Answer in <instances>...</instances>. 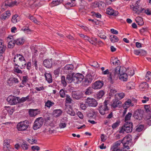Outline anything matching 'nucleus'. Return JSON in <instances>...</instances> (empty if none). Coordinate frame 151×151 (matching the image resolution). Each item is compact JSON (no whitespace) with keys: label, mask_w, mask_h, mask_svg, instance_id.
Returning <instances> with one entry per match:
<instances>
[{"label":"nucleus","mask_w":151,"mask_h":151,"mask_svg":"<svg viewBox=\"0 0 151 151\" xmlns=\"http://www.w3.org/2000/svg\"><path fill=\"white\" fill-rule=\"evenodd\" d=\"M126 68L123 67L117 66L114 69H112L110 72V75L109 77V80L110 83L113 84L116 80L119 75V78L123 81H127L128 79V76L125 73Z\"/></svg>","instance_id":"1"},{"label":"nucleus","mask_w":151,"mask_h":151,"mask_svg":"<svg viewBox=\"0 0 151 151\" xmlns=\"http://www.w3.org/2000/svg\"><path fill=\"white\" fill-rule=\"evenodd\" d=\"M133 124L130 122H127L123 126L119 132L120 133H124V132L127 133H130L132 132L133 128Z\"/></svg>","instance_id":"2"},{"label":"nucleus","mask_w":151,"mask_h":151,"mask_svg":"<svg viewBox=\"0 0 151 151\" xmlns=\"http://www.w3.org/2000/svg\"><path fill=\"white\" fill-rule=\"evenodd\" d=\"M109 101H105L103 104L100 105L98 109L99 113L102 115H104L107 114L109 109L107 105L108 104Z\"/></svg>","instance_id":"3"},{"label":"nucleus","mask_w":151,"mask_h":151,"mask_svg":"<svg viewBox=\"0 0 151 151\" xmlns=\"http://www.w3.org/2000/svg\"><path fill=\"white\" fill-rule=\"evenodd\" d=\"M96 77L95 74L93 73H92L91 74H88L86 75L83 81V84L86 86L89 85L93 80L96 79Z\"/></svg>","instance_id":"4"},{"label":"nucleus","mask_w":151,"mask_h":151,"mask_svg":"<svg viewBox=\"0 0 151 151\" xmlns=\"http://www.w3.org/2000/svg\"><path fill=\"white\" fill-rule=\"evenodd\" d=\"M29 126V122L27 120H25L18 123L17 128L19 131H24L26 130Z\"/></svg>","instance_id":"5"},{"label":"nucleus","mask_w":151,"mask_h":151,"mask_svg":"<svg viewBox=\"0 0 151 151\" xmlns=\"http://www.w3.org/2000/svg\"><path fill=\"white\" fill-rule=\"evenodd\" d=\"M43 122V119L42 117L37 118L34 122L33 127V129L36 130L40 128L42 125Z\"/></svg>","instance_id":"6"},{"label":"nucleus","mask_w":151,"mask_h":151,"mask_svg":"<svg viewBox=\"0 0 151 151\" xmlns=\"http://www.w3.org/2000/svg\"><path fill=\"white\" fill-rule=\"evenodd\" d=\"M144 112L141 109H137L136 110L133 114V116L135 119L139 120H141L143 117Z\"/></svg>","instance_id":"7"},{"label":"nucleus","mask_w":151,"mask_h":151,"mask_svg":"<svg viewBox=\"0 0 151 151\" xmlns=\"http://www.w3.org/2000/svg\"><path fill=\"white\" fill-rule=\"evenodd\" d=\"M6 100L11 105H15L19 102V97L11 95L9 96Z\"/></svg>","instance_id":"8"},{"label":"nucleus","mask_w":151,"mask_h":151,"mask_svg":"<svg viewBox=\"0 0 151 151\" xmlns=\"http://www.w3.org/2000/svg\"><path fill=\"white\" fill-rule=\"evenodd\" d=\"M104 85V82L103 81L98 80L92 84V88L95 90L99 89L103 87Z\"/></svg>","instance_id":"9"},{"label":"nucleus","mask_w":151,"mask_h":151,"mask_svg":"<svg viewBox=\"0 0 151 151\" xmlns=\"http://www.w3.org/2000/svg\"><path fill=\"white\" fill-rule=\"evenodd\" d=\"M73 78V82L75 83H78L83 81L84 76L81 73H75Z\"/></svg>","instance_id":"10"},{"label":"nucleus","mask_w":151,"mask_h":151,"mask_svg":"<svg viewBox=\"0 0 151 151\" xmlns=\"http://www.w3.org/2000/svg\"><path fill=\"white\" fill-rule=\"evenodd\" d=\"M86 103L89 106L96 107L98 104L96 101L93 98H88Z\"/></svg>","instance_id":"11"},{"label":"nucleus","mask_w":151,"mask_h":151,"mask_svg":"<svg viewBox=\"0 0 151 151\" xmlns=\"http://www.w3.org/2000/svg\"><path fill=\"white\" fill-rule=\"evenodd\" d=\"M131 8L132 10L134 11L136 13L139 14L142 13L144 10V9H142L141 7H140L139 5L137 4H136L134 6L133 5L131 6Z\"/></svg>","instance_id":"12"},{"label":"nucleus","mask_w":151,"mask_h":151,"mask_svg":"<svg viewBox=\"0 0 151 151\" xmlns=\"http://www.w3.org/2000/svg\"><path fill=\"white\" fill-rule=\"evenodd\" d=\"M14 64L16 66L20 67L21 69H22L24 68L26 65V61L25 60H20L19 61H16L15 62Z\"/></svg>","instance_id":"13"},{"label":"nucleus","mask_w":151,"mask_h":151,"mask_svg":"<svg viewBox=\"0 0 151 151\" xmlns=\"http://www.w3.org/2000/svg\"><path fill=\"white\" fill-rule=\"evenodd\" d=\"M106 13L110 15L116 16L118 15L119 13L117 11H114L111 7L108 8L106 9Z\"/></svg>","instance_id":"14"},{"label":"nucleus","mask_w":151,"mask_h":151,"mask_svg":"<svg viewBox=\"0 0 151 151\" xmlns=\"http://www.w3.org/2000/svg\"><path fill=\"white\" fill-rule=\"evenodd\" d=\"M132 140V137L130 135H127L124 137L122 140V143H126V144H130L131 143Z\"/></svg>","instance_id":"15"},{"label":"nucleus","mask_w":151,"mask_h":151,"mask_svg":"<svg viewBox=\"0 0 151 151\" xmlns=\"http://www.w3.org/2000/svg\"><path fill=\"white\" fill-rule=\"evenodd\" d=\"M113 103L112 104L111 106L112 107L114 108L120 107L122 105L121 102L117 99H115L113 100Z\"/></svg>","instance_id":"16"},{"label":"nucleus","mask_w":151,"mask_h":151,"mask_svg":"<svg viewBox=\"0 0 151 151\" xmlns=\"http://www.w3.org/2000/svg\"><path fill=\"white\" fill-rule=\"evenodd\" d=\"M52 59L50 60L47 59L45 60L43 62L44 65L47 68H51L52 65Z\"/></svg>","instance_id":"17"},{"label":"nucleus","mask_w":151,"mask_h":151,"mask_svg":"<svg viewBox=\"0 0 151 151\" xmlns=\"http://www.w3.org/2000/svg\"><path fill=\"white\" fill-rule=\"evenodd\" d=\"M29 115L31 117H34L39 113L38 109H30L29 111Z\"/></svg>","instance_id":"18"},{"label":"nucleus","mask_w":151,"mask_h":151,"mask_svg":"<svg viewBox=\"0 0 151 151\" xmlns=\"http://www.w3.org/2000/svg\"><path fill=\"white\" fill-rule=\"evenodd\" d=\"M44 74L46 80L47 82L49 83H52V75L50 73L45 72Z\"/></svg>","instance_id":"19"},{"label":"nucleus","mask_w":151,"mask_h":151,"mask_svg":"<svg viewBox=\"0 0 151 151\" xmlns=\"http://www.w3.org/2000/svg\"><path fill=\"white\" fill-rule=\"evenodd\" d=\"M73 68L74 66L72 64H68L64 67V70L66 72L69 73L72 71Z\"/></svg>","instance_id":"20"},{"label":"nucleus","mask_w":151,"mask_h":151,"mask_svg":"<svg viewBox=\"0 0 151 151\" xmlns=\"http://www.w3.org/2000/svg\"><path fill=\"white\" fill-rule=\"evenodd\" d=\"M11 15V13L10 11H6L4 13L1 14V19L2 20H5L8 19Z\"/></svg>","instance_id":"21"},{"label":"nucleus","mask_w":151,"mask_h":151,"mask_svg":"<svg viewBox=\"0 0 151 151\" xmlns=\"http://www.w3.org/2000/svg\"><path fill=\"white\" fill-rule=\"evenodd\" d=\"M122 143V140H120L115 142L114 144L111 149L113 150L120 148L121 144Z\"/></svg>","instance_id":"22"},{"label":"nucleus","mask_w":151,"mask_h":151,"mask_svg":"<svg viewBox=\"0 0 151 151\" xmlns=\"http://www.w3.org/2000/svg\"><path fill=\"white\" fill-rule=\"evenodd\" d=\"M72 95L73 98L76 99H79L82 97V96L78 92H73L72 93Z\"/></svg>","instance_id":"23"},{"label":"nucleus","mask_w":151,"mask_h":151,"mask_svg":"<svg viewBox=\"0 0 151 151\" xmlns=\"http://www.w3.org/2000/svg\"><path fill=\"white\" fill-rule=\"evenodd\" d=\"M14 59V63L16 62V61H19L25 60L24 57L20 54H17L15 56Z\"/></svg>","instance_id":"24"},{"label":"nucleus","mask_w":151,"mask_h":151,"mask_svg":"<svg viewBox=\"0 0 151 151\" xmlns=\"http://www.w3.org/2000/svg\"><path fill=\"white\" fill-rule=\"evenodd\" d=\"M75 74L74 73H69L67 75L66 79L68 80V83H70L72 81L73 82V78Z\"/></svg>","instance_id":"25"},{"label":"nucleus","mask_w":151,"mask_h":151,"mask_svg":"<svg viewBox=\"0 0 151 151\" xmlns=\"http://www.w3.org/2000/svg\"><path fill=\"white\" fill-rule=\"evenodd\" d=\"M6 47L4 46L3 43V41L2 40L0 39V53H3L4 52Z\"/></svg>","instance_id":"26"},{"label":"nucleus","mask_w":151,"mask_h":151,"mask_svg":"<svg viewBox=\"0 0 151 151\" xmlns=\"http://www.w3.org/2000/svg\"><path fill=\"white\" fill-rule=\"evenodd\" d=\"M62 111L60 109H56L54 111L53 114L55 117H58L60 116L62 114Z\"/></svg>","instance_id":"27"},{"label":"nucleus","mask_w":151,"mask_h":151,"mask_svg":"<svg viewBox=\"0 0 151 151\" xmlns=\"http://www.w3.org/2000/svg\"><path fill=\"white\" fill-rule=\"evenodd\" d=\"M135 21L137 23V24L140 26L144 24L143 19L141 17H137L135 19Z\"/></svg>","instance_id":"28"},{"label":"nucleus","mask_w":151,"mask_h":151,"mask_svg":"<svg viewBox=\"0 0 151 151\" xmlns=\"http://www.w3.org/2000/svg\"><path fill=\"white\" fill-rule=\"evenodd\" d=\"M110 40L111 42L114 43L117 42L119 40V39L117 37L114 35H111L110 37Z\"/></svg>","instance_id":"29"},{"label":"nucleus","mask_w":151,"mask_h":151,"mask_svg":"<svg viewBox=\"0 0 151 151\" xmlns=\"http://www.w3.org/2000/svg\"><path fill=\"white\" fill-rule=\"evenodd\" d=\"M61 3L60 0H54L50 4V5L51 7H53L60 4Z\"/></svg>","instance_id":"30"},{"label":"nucleus","mask_w":151,"mask_h":151,"mask_svg":"<svg viewBox=\"0 0 151 151\" xmlns=\"http://www.w3.org/2000/svg\"><path fill=\"white\" fill-rule=\"evenodd\" d=\"M15 43L18 45H21L23 44L24 42V40L22 38H19L15 40Z\"/></svg>","instance_id":"31"},{"label":"nucleus","mask_w":151,"mask_h":151,"mask_svg":"<svg viewBox=\"0 0 151 151\" xmlns=\"http://www.w3.org/2000/svg\"><path fill=\"white\" fill-rule=\"evenodd\" d=\"M131 104V100L129 99L127 101L125 102L123 105V107L124 108L127 109L129 106L130 104Z\"/></svg>","instance_id":"32"},{"label":"nucleus","mask_w":151,"mask_h":151,"mask_svg":"<svg viewBox=\"0 0 151 151\" xmlns=\"http://www.w3.org/2000/svg\"><path fill=\"white\" fill-rule=\"evenodd\" d=\"M96 6H97L100 9H101L104 8L105 3L102 1H99L97 2L96 4Z\"/></svg>","instance_id":"33"},{"label":"nucleus","mask_w":151,"mask_h":151,"mask_svg":"<svg viewBox=\"0 0 151 151\" xmlns=\"http://www.w3.org/2000/svg\"><path fill=\"white\" fill-rule=\"evenodd\" d=\"M12 1L11 0H7L3 3V6H12Z\"/></svg>","instance_id":"34"},{"label":"nucleus","mask_w":151,"mask_h":151,"mask_svg":"<svg viewBox=\"0 0 151 151\" xmlns=\"http://www.w3.org/2000/svg\"><path fill=\"white\" fill-rule=\"evenodd\" d=\"M3 148L4 151H12L13 149V148H11L10 145L9 146L4 145Z\"/></svg>","instance_id":"35"},{"label":"nucleus","mask_w":151,"mask_h":151,"mask_svg":"<svg viewBox=\"0 0 151 151\" xmlns=\"http://www.w3.org/2000/svg\"><path fill=\"white\" fill-rule=\"evenodd\" d=\"M92 93V89L90 87H89L86 89L85 94L86 95H89Z\"/></svg>","instance_id":"36"},{"label":"nucleus","mask_w":151,"mask_h":151,"mask_svg":"<svg viewBox=\"0 0 151 151\" xmlns=\"http://www.w3.org/2000/svg\"><path fill=\"white\" fill-rule=\"evenodd\" d=\"M67 112L68 114L71 116H74L75 114V113L74 111L72 109L70 108L69 109H67Z\"/></svg>","instance_id":"37"},{"label":"nucleus","mask_w":151,"mask_h":151,"mask_svg":"<svg viewBox=\"0 0 151 151\" xmlns=\"http://www.w3.org/2000/svg\"><path fill=\"white\" fill-rule=\"evenodd\" d=\"M132 116V113L131 112H129L127 114L125 117V123L128 122V121L129 120Z\"/></svg>","instance_id":"38"},{"label":"nucleus","mask_w":151,"mask_h":151,"mask_svg":"<svg viewBox=\"0 0 151 151\" xmlns=\"http://www.w3.org/2000/svg\"><path fill=\"white\" fill-rule=\"evenodd\" d=\"M54 104V102H52L48 100L45 103V106L48 108H50Z\"/></svg>","instance_id":"39"},{"label":"nucleus","mask_w":151,"mask_h":151,"mask_svg":"<svg viewBox=\"0 0 151 151\" xmlns=\"http://www.w3.org/2000/svg\"><path fill=\"white\" fill-rule=\"evenodd\" d=\"M8 47L10 48H13L15 44V41H9L8 42Z\"/></svg>","instance_id":"40"},{"label":"nucleus","mask_w":151,"mask_h":151,"mask_svg":"<svg viewBox=\"0 0 151 151\" xmlns=\"http://www.w3.org/2000/svg\"><path fill=\"white\" fill-rule=\"evenodd\" d=\"M32 61L33 65L35 66V69L36 70H37L38 68V67L37 64V60L36 59L35 57H34L32 58Z\"/></svg>","instance_id":"41"},{"label":"nucleus","mask_w":151,"mask_h":151,"mask_svg":"<svg viewBox=\"0 0 151 151\" xmlns=\"http://www.w3.org/2000/svg\"><path fill=\"white\" fill-rule=\"evenodd\" d=\"M145 79L147 81H149L151 80V72L148 71L146 75Z\"/></svg>","instance_id":"42"},{"label":"nucleus","mask_w":151,"mask_h":151,"mask_svg":"<svg viewBox=\"0 0 151 151\" xmlns=\"http://www.w3.org/2000/svg\"><path fill=\"white\" fill-rule=\"evenodd\" d=\"M29 96H27L26 97H23L21 99L19 98V102L22 103L26 101V100H29Z\"/></svg>","instance_id":"43"},{"label":"nucleus","mask_w":151,"mask_h":151,"mask_svg":"<svg viewBox=\"0 0 151 151\" xmlns=\"http://www.w3.org/2000/svg\"><path fill=\"white\" fill-rule=\"evenodd\" d=\"M65 90L63 89H61L59 92L60 97L61 98H64L65 96Z\"/></svg>","instance_id":"44"},{"label":"nucleus","mask_w":151,"mask_h":151,"mask_svg":"<svg viewBox=\"0 0 151 151\" xmlns=\"http://www.w3.org/2000/svg\"><path fill=\"white\" fill-rule=\"evenodd\" d=\"M104 94V92L103 90H101L99 91L97 94V98L98 99L101 98Z\"/></svg>","instance_id":"45"},{"label":"nucleus","mask_w":151,"mask_h":151,"mask_svg":"<svg viewBox=\"0 0 151 151\" xmlns=\"http://www.w3.org/2000/svg\"><path fill=\"white\" fill-rule=\"evenodd\" d=\"M148 87V84L146 82H143L141 83L139 86V87L141 88H147Z\"/></svg>","instance_id":"46"},{"label":"nucleus","mask_w":151,"mask_h":151,"mask_svg":"<svg viewBox=\"0 0 151 151\" xmlns=\"http://www.w3.org/2000/svg\"><path fill=\"white\" fill-rule=\"evenodd\" d=\"M61 82L64 86H66L67 85V83L65 81V76H62L61 77Z\"/></svg>","instance_id":"47"},{"label":"nucleus","mask_w":151,"mask_h":151,"mask_svg":"<svg viewBox=\"0 0 151 151\" xmlns=\"http://www.w3.org/2000/svg\"><path fill=\"white\" fill-rule=\"evenodd\" d=\"M134 83L133 82H129L127 85V87L128 89H131L133 87Z\"/></svg>","instance_id":"48"},{"label":"nucleus","mask_w":151,"mask_h":151,"mask_svg":"<svg viewBox=\"0 0 151 151\" xmlns=\"http://www.w3.org/2000/svg\"><path fill=\"white\" fill-rule=\"evenodd\" d=\"M17 15H15L13 16L12 19V21L13 23H16L17 22Z\"/></svg>","instance_id":"49"},{"label":"nucleus","mask_w":151,"mask_h":151,"mask_svg":"<svg viewBox=\"0 0 151 151\" xmlns=\"http://www.w3.org/2000/svg\"><path fill=\"white\" fill-rule=\"evenodd\" d=\"M66 100L67 103L70 104L71 103L72 100L70 96L67 95H66Z\"/></svg>","instance_id":"50"},{"label":"nucleus","mask_w":151,"mask_h":151,"mask_svg":"<svg viewBox=\"0 0 151 151\" xmlns=\"http://www.w3.org/2000/svg\"><path fill=\"white\" fill-rule=\"evenodd\" d=\"M117 91L115 88H112L110 89V92L109 93V95L110 96H112Z\"/></svg>","instance_id":"51"},{"label":"nucleus","mask_w":151,"mask_h":151,"mask_svg":"<svg viewBox=\"0 0 151 151\" xmlns=\"http://www.w3.org/2000/svg\"><path fill=\"white\" fill-rule=\"evenodd\" d=\"M144 127L142 125H140L138 127H137L136 129V131L139 132L141 131Z\"/></svg>","instance_id":"52"},{"label":"nucleus","mask_w":151,"mask_h":151,"mask_svg":"<svg viewBox=\"0 0 151 151\" xmlns=\"http://www.w3.org/2000/svg\"><path fill=\"white\" fill-rule=\"evenodd\" d=\"M122 144L123 145V149L126 150H129L130 149L129 147V145H130V144H126V143H122Z\"/></svg>","instance_id":"53"},{"label":"nucleus","mask_w":151,"mask_h":151,"mask_svg":"<svg viewBox=\"0 0 151 151\" xmlns=\"http://www.w3.org/2000/svg\"><path fill=\"white\" fill-rule=\"evenodd\" d=\"M116 95L118 96L119 97V99H121L124 97L125 96V94L124 93L122 92L117 93Z\"/></svg>","instance_id":"54"},{"label":"nucleus","mask_w":151,"mask_h":151,"mask_svg":"<svg viewBox=\"0 0 151 151\" xmlns=\"http://www.w3.org/2000/svg\"><path fill=\"white\" fill-rule=\"evenodd\" d=\"M120 122L119 121H116L115 123H114L112 126V128L113 129H115L117 127L119 124Z\"/></svg>","instance_id":"55"},{"label":"nucleus","mask_w":151,"mask_h":151,"mask_svg":"<svg viewBox=\"0 0 151 151\" xmlns=\"http://www.w3.org/2000/svg\"><path fill=\"white\" fill-rule=\"evenodd\" d=\"M10 140L9 139H6L4 140V141L3 145H5L6 146L10 145Z\"/></svg>","instance_id":"56"},{"label":"nucleus","mask_w":151,"mask_h":151,"mask_svg":"<svg viewBox=\"0 0 151 151\" xmlns=\"http://www.w3.org/2000/svg\"><path fill=\"white\" fill-rule=\"evenodd\" d=\"M21 147L24 150H27L28 148V145L24 142H23L21 145Z\"/></svg>","instance_id":"57"},{"label":"nucleus","mask_w":151,"mask_h":151,"mask_svg":"<svg viewBox=\"0 0 151 151\" xmlns=\"http://www.w3.org/2000/svg\"><path fill=\"white\" fill-rule=\"evenodd\" d=\"M113 60L114 61L112 62V63L113 65H116L119 64L120 62L117 58H114V59Z\"/></svg>","instance_id":"58"},{"label":"nucleus","mask_w":151,"mask_h":151,"mask_svg":"<svg viewBox=\"0 0 151 151\" xmlns=\"http://www.w3.org/2000/svg\"><path fill=\"white\" fill-rule=\"evenodd\" d=\"M7 83L9 86L12 85L14 83L12 80V78H10L7 80Z\"/></svg>","instance_id":"59"},{"label":"nucleus","mask_w":151,"mask_h":151,"mask_svg":"<svg viewBox=\"0 0 151 151\" xmlns=\"http://www.w3.org/2000/svg\"><path fill=\"white\" fill-rule=\"evenodd\" d=\"M28 142L31 144H33L34 143H35L37 142V140L36 139H28L27 140Z\"/></svg>","instance_id":"60"},{"label":"nucleus","mask_w":151,"mask_h":151,"mask_svg":"<svg viewBox=\"0 0 151 151\" xmlns=\"http://www.w3.org/2000/svg\"><path fill=\"white\" fill-rule=\"evenodd\" d=\"M31 149L33 151H39L40 150V147L37 146H33L32 147Z\"/></svg>","instance_id":"61"},{"label":"nucleus","mask_w":151,"mask_h":151,"mask_svg":"<svg viewBox=\"0 0 151 151\" xmlns=\"http://www.w3.org/2000/svg\"><path fill=\"white\" fill-rule=\"evenodd\" d=\"M93 14V15L96 17L97 18H100L101 17V15L99 13H96L94 12H91Z\"/></svg>","instance_id":"62"},{"label":"nucleus","mask_w":151,"mask_h":151,"mask_svg":"<svg viewBox=\"0 0 151 151\" xmlns=\"http://www.w3.org/2000/svg\"><path fill=\"white\" fill-rule=\"evenodd\" d=\"M91 66L95 68H98L99 67V65L98 63L95 61L93 62Z\"/></svg>","instance_id":"63"},{"label":"nucleus","mask_w":151,"mask_h":151,"mask_svg":"<svg viewBox=\"0 0 151 151\" xmlns=\"http://www.w3.org/2000/svg\"><path fill=\"white\" fill-rule=\"evenodd\" d=\"M98 36L101 39H103L104 40L106 39V37L105 35L103 34V33H100L98 35Z\"/></svg>","instance_id":"64"}]
</instances>
